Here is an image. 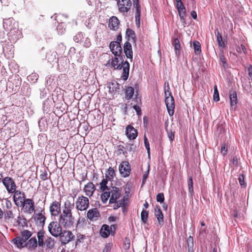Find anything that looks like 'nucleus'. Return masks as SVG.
<instances>
[{
  "label": "nucleus",
  "instance_id": "f257e3e1",
  "mask_svg": "<svg viewBox=\"0 0 252 252\" xmlns=\"http://www.w3.org/2000/svg\"><path fill=\"white\" fill-rule=\"evenodd\" d=\"M108 179L103 178L99 184V189L103 191L100 198L102 202L105 204L110 197V202H113L120 194V188L114 186H108Z\"/></svg>",
  "mask_w": 252,
  "mask_h": 252
},
{
  "label": "nucleus",
  "instance_id": "f03ea898",
  "mask_svg": "<svg viewBox=\"0 0 252 252\" xmlns=\"http://www.w3.org/2000/svg\"><path fill=\"white\" fill-rule=\"evenodd\" d=\"M3 27L7 32V38L11 43H15L22 37V34L19 30L18 23L12 18L4 19Z\"/></svg>",
  "mask_w": 252,
  "mask_h": 252
},
{
  "label": "nucleus",
  "instance_id": "7ed1b4c3",
  "mask_svg": "<svg viewBox=\"0 0 252 252\" xmlns=\"http://www.w3.org/2000/svg\"><path fill=\"white\" fill-rule=\"evenodd\" d=\"M105 65L114 69H123L121 78L124 81H126L127 79L129 76L130 65L127 61L124 62L123 58L121 56H115L114 58L110 59Z\"/></svg>",
  "mask_w": 252,
  "mask_h": 252
},
{
  "label": "nucleus",
  "instance_id": "20e7f679",
  "mask_svg": "<svg viewBox=\"0 0 252 252\" xmlns=\"http://www.w3.org/2000/svg\"><path fill=\"white\" fill-rule=\"evenodd\" d=\"M32 232L28 230H24L21 232L20 236L14 238L12 242L18 248L26 247L27 240L32 236Z\"/></svg>",
  "mask_w": 252,
  "mask_h": 252
},
{
  "label": "nucleus",
  "instance_id": "39448f33",
  "mask_svg": "<svg viewBox=\"0 0 252 252\" xmlns=\"http://www.w3.org/2000/svg\"><path fill=\"white\" fill-rule=\"evenodd\" d=\"M59 221L65 228H71L74 226L75 219L72 214H60Z\"/></svg>",
  "mask_w": 252,
  "mask_h": 252
},
{
  "label": "nucleus",
  "instance_id": "423d86ee",
  "mask_svg": "<svg viewBox=\"0 0 252 252\" xmlns=\"http://www.w3.org/2000/svg\"><path fill=\"white\" fill-rule=\"evenodd\" d=\"M62 224L60 221H52L48 226L50 234L54 237H58L62 233Z\"/></svg>",
  "mask_w": 252,
  "mask_h": 252
},
{
  "label": "nucleus",
  "instance_id": "0eeeda50",
  "mask_svg": "<svg viewBox=\"0 0 252 252\" xmlns=\"http://www.w3.org/2000/svg\"><path fill=\"white\" fill-rule=\"evenodd\" d=\"M77 210L81 211L86 210L89 207V200L87 197L79 196L75 202Z\"/></svg>",
  "mask_w": 252,
  "mask_h": 252
},
{
  "label": "nucleus",
  "instance_id": "6e6552de",
  "mask_svg": "<svg viewBox=\"0 0 252 252\" xmlns=\"http://www.w3.org/2000/svg\"><path fill=\"white\" fill-rule=\"evenodd\" d=\"M2 183L8 193L12 194L16 190L17 186L14 180L10 177H6L2 180Z\"/></svg>",
  "mask_w": 252,
  "mask_h": 252
},
{
  "label": "nucleus",
  "instance_id": "1a4fd4ad",
  "mask_svg": "<svg viewBox=\"0 0 252 252\" xmlns=\"http://www.w3.org/2000/svg\"><path fill=\"white\" fill-rule=\"evenodd\" d=\"M165 102L169 115L172 116L174 114L175 108L174 99L171 93L168 94L165 92Z\"/></svg>",
  "mask_w": 252,
  "mask_h": 252
},
{
  "label": "nucleus",
  "instance_id": "9d476101",
  "mask_svg": "<svg viewBox=\"0 0 252 252\" xmlns=\"http://www.w3.org/2000/svg\"><path fill=\"white\" fill-rule=\"evenodd\" d=\"M13 193V200L15 205L18 207H20L26 199L25 193L20 190H16Z\"/></svg>",
  "mask_w": 252,
  "mask_h": 252
},
{
  "label": "nucleus",
  "instance_id": "9b49d317",
  "mask_svg": "<svg viewBox=\"0 0 252 252\" xmlns=\"http://www.w3.org/2000/svg\"><path fill=\"white\" fill-rule=\"evenodd\" d=\"M34 203L32 199L27 198L20 207H23L24 212L31 214L34 211Z\"/></svg>",
  "mask_w": 252,
  "mask_h": 252
},
{
  "label": "nucleus",
  "instance_id": "f8f14e48",
  "mask_svg": "<svg viewBox=\"0 0 252 252\" xmlns=\"http://www.w3.org/2000/svg\"><path fill=\"white\" fill-rule=\"evenodd\" d=\"M62 244L65 245L74 239L75 236L73 233L69 230L62 231V234L59 236Z\"/></svg>",
  "mask_w": 252,
  "mask_h": 252
},
{
  "label": "nucleus",
  "instance_id": "ddd939ff",
  "mask_svg": "<svg viewBox=\"0 0 252 252\" xmlns=\"http://www.w3.org/2000/svg\"><path fill=\"white\" fill-rule=\"evenodd\" d=\"M50 212L52 216L57 217L60 216L61 212V202L54 201L50 205Z\"/></svg>",
  "mask_w": 252,
  "mask_h": 252
},
{
  "label": "nucleus",
  "instance_id": "4468645a",
  "mask_svg": "<svg viewBox=\"0 0 252 252\" xmlns=\"http://www.w3.org/2000/svg\"><path fill=\"white\" fill-rule=\"evenodd\" d=\"M118 4L120 12L123 13H127L131 6L130 0H119Z\"/></svg>",
  "mask_w": 252,
  "mask_h": 252
},
{
  "label": "nucleus",
  "instance_id": "2eb2a0df",
  "mask_svg": "<svg viewBox=\"0 0 252 252\" xmlns=\"http://www.w3.org/2000/svg\"><path fill=\"white\" fill-rule=\"evenodd\" d=\"M109 48L115 56L120 57L122 53V48L118 41H112L110 43Z\"/></svg>",
  "mask_w": 252,
  "mask_h": 252
},
{
  "label": "nucleus",
  "instance_id": "dca6fc26",
  "mask_svg": "<svg viewBox=\"0 0 252 252\" xmlns=\"http://www.w3.org/2000/svg\"><path fill=\"white\" fill-rule=\"evenodd\" d=\"M119 171L120 174L124 177H127L130 173V166L127 161H123L119 165Z\"/></svg>",
  "mask_w": 252,
  "mask_h": 252
},
{
  "label": "nucleus",
  "instance_id": "f3484780",
  "mask_svg": "<svg viewBox=\"0 0 252 252\" xmlns=\"http://www.w3.org/2000/svg\"><path fill=\"white\" fill-rule=\"evenodd\" d=\"M74 208V203L69 200H66L62 207V212L60 214H72V211Z\"/></svg>",
  "mask_w": 252,
  "mask_h": 252
},
{
  "label": "nucleus",
  "instance_id": "a211bd4d",
  "mask_svg": "<svg viewBox=\"0 0 252 252\" xmlns=\"http://www.w3.org/2000/svg\"><path fill=\"white\" fill-rule=\"evenodd\" d=\"M132 0L133 7L136 9V13L135 15L136 25L138 27H139L141 13L140 5L138 3V0Z\"/></svg>",
  "mask_w": 252,
  "mask_h": 252
},
{
  "label": "nucleus",
  "instance_id": "6ab92c4d",
  "mask_svg": "<svg viewBox=\"0 0 252 252\" xmlns=\"http://www.w3.org/2000/svg\"><path fill=\"white\" fill-rule=\"evenodd\" d=\"M121 196V190L120 189V194L117 198H116V199L114 200L113 202H110V197H109V204H114V209L116 210L118 208H119L121 207H124L125 204V196L123 197V198L121 199H120L119 201H117V199L120 198Z\"/></svg>",
  "mask_w": 252,
  "mask_h": 252
},
{
  "label": "nucleus",
  "instance_id": "aec40b11",
  "mask_svg": "<svg viewBox=\"0 0 252 252\" xmlns=\"http://www.w3.org/2000/svg\"><path fill=\"white\" fill-rule=\"evenodd\" d=\"M126 135L129 139L133 140L137 135V130L131 125H128L126 128Z\"/></svg>",
  "mask_w": 252,
  "mask_h": 252
},
{
  "label": "nucleus",
  "instance_id": "412c9836",
  "mask_svg": "<svg viewBox=\"0 0 252 252\" xmlns=\"http://www.w3.org/2000/svg\"><path fill=\"white\" fill-rule=\"evenodd\" d=\"M124 51L126 57L131 61L133 57V52L131 44L126 41L124 45Z\"/></svg>",
  "mask_w": 252,
  "mask_h": 252
},
{
  "label": "nucleus",
  "instance_id": "4be33fe9",
  "mask_svg": "<svg viewBox=\"0 0 252 252\" xmlns=\"http://www.w3.org/2000/svg\"><path fill=\"white\" fill-rule=\"evenodd\" d=\"M177 9L179 14L180 19L182 21H185L186 17V8L183 2H180L176 5Z\"/></svg>",
  "mask_w": 252,
  "mask_h": 252
},
{
  "label": "nucleus",
  "instance_id": "5701e85b",
  "mask_svg": "<svg viewBox=\"0 0 252 252\" xmlns=\"http://www.w3.org/2000/svg\"><path fill=\"white\" fill-rule=\"evenodd\" d=\"M84 191L86 193V195L91 197L95 191V186L93 183L89 182L85 185Z\"/></svg>",
  "mask_w": 252,
  "mask_h": 252
},
{
  "label": "nucleus",
  "instance_id": "b1692460",
  "mask_svg": "<svg viewBox=\"0 0 252 252\" xmlns=\"http://www.w3.org/2000/svg\"><path fill=\"white\" fill-rule=\"evenodd\" d=\"M155 215L156 217L159 225H162L164 222L163 215L160 208L157 206L155 208Z\"/></svg>",
  "mask_w": 252,
  "mask_h": 252
},
{
  "label": "nucleus",
  "instance_id": "393cba45",
  "mask_svg": "<svg viewBox=\"0 0 252 252\" xmlns=\"http://www.w3.org/2000/svg\"><path fill=\"white\" fill-rule=\"evenodd\" d=\"M108 26L111 30H117L119 26L118 19L115 16H113L109 20Z\"/></svg>",
  "mask_w": 252,
  "mask_h": 252
},
{
  "label": "nucleus",
  "instance_id": "a878e982",
  "mask_svg": "<svg viewBox=\"0 0 252 252\" xmlns=\"http://www.w3.org/2000/svg\"><path fill=\"white\" fill-rule=\"evenodd\" d=\"M34 214L33 215V218L34 220L41 225H43L45 223L46 217L42 213Z\"/></svg>",
  "mask_w": 252,
  "mask_h": 252
},
{
  "label": "nucleus",
  "instance_id": "bb28decb",
  "mask_svg": "<svg viewBox=\"0 0 252 252\" xmlns=\"http://www.w3.org/2000/svg\"><path fill=\"white\" fill-rule=\"evenodd\" d=\"M99 216V213L96 208L90 209L87 212V218L90 220L97 218Z\"/></svg>",
  "mask_w": 252,
  "mask_h": 252
},
{
  "label": "nucleus",
  "instance_id": "cd10ccee",
  "mask_svg": "<svg viewBox=\"0 0 252 252\" xmlns=\"http://www.w3.org/2000/svg\"><path fill=\"white\" fill-rule=\"evenodd\" d=\"M101 236L103 238H107L110 234V227L107 224H103L100 231Z\"/></svg>",
  "mask_w": 252,
  "mask_h": 252
},
{
  "label": "nucleus",
  "instance_id": "c85d7f7f",
  "mask_svg": "<svg viewBox=\"0 0 252 252\" xmlns=\"http://www.w3.org/2000/svg\"><path fill=\"white\" fill-rule=\"evenodd\" d=\"M37 246V241L36 238L32 237L26 243V247H27L29 249L33 250L36 248Z\"/></svg>",
  "mask_w": 252,
  "mask_h": 252
},
{
  "label": "nucleus",
  "instance_id": "c756f323",
  "mask_svg": "<svg viewBox=\"0 0 252 252\" xmlns=\"http://www.w3.org/2000/svg\"><path fill=\"white\" fill-rule=\"evenodd\" d=\"M229 98L230 101V105L232 108L233 107L235 108V106L237 103V93L235 91L230 93Z\"/></svg>",
  "mask_w": 252,
  "mask_h": 252
},
{
  "label": "nucleus",
  "instance_id": "7c9ffc66",
  "mask_svg": "<svg viewBox=\"0 0 252 252\" xmlns=\"http://www.w3.org/2000/svg\"><path fill=\"white\" fill-rule=\"evenodd\" d=\"M134 93V88L132 87H127L125 90L126 99L127 100L131 99Z\"/></svg>",
  "mask_w": 252,
  "mask_h": 252
},
{
  "label": "nucleus",
  "instance_id": "2f4dec72",
  "mask_svg": "<svg viewBox=\"0 0 252 252\" xmlns=\"http://www.w3.org/2000/svg\"><path fill=\"white\" fill-rule=\"evenodd\" d=\"M57 53L55 51L50 52L47 53L46 58L49 62L52 63L53 62H57Z\"/></svg>",
  "mask_w": 252,
  "mask_h": 252
},
{
  "label": "nucleus",
  "instance_id": "473e14b6",
  "mask_svg": "<svg viewBox=\"0 0 252 252\" xmlns=\"http://www.w3.org/2000/svg\"><path fill=\"white\" fill-rule=\"evenodd\" d=\"M172 44L174 47L176 55L178 56L179 55L180 53L181 45L178 38H174L172 41Z\"/></svg>",
  "mask_w": 252,
  "mask_h": 252
},
{
  "label": "nucleus",
  "instance_id": "72a5a7b5",
  "mask_svg": "<svg viewBox=\"0 0 252 252\" xmlns=\"http://www.w3.org/2000/svg\"><path fill=\"white\" fill-rule=\"evenodd\" d=\"M188 252H194L193 249V239L192 236H189L187 240Z\"/></svg>",
  "mask_w": 252,
  "mask_h": 252
},
{
  "label": "nucleus",
  "instance_id": "f704fd0d",
  "mask_svg": "<svg viewBox=\"0 0 252 252\" xmlns=\"http://www.w3.org/2000/svg\"><path fill=\"white\" fill-rule=\"evenodd\" d=\"M217 42L219 46L222 48H224L225 44L222 40V37L221 33L219 31L218 29H217Z\"/></svg>",
  "mask_w": 252,
  "mask_h": 252
},
{
  "label": "nucleus",
  "instance_id": "c9c22d12",
  "mask_svg": "<svg viewBox=\"0 0 252 252\" xmlns=\"http://www.w3.org/2000/svg\"><path fill=\"white\" fill-rule=\"evenodd\" d=\"M193 46L195 54L196 55H199L201 52V45L200 43L197 41H193Z\"/></svg>",
  "mask_w": 252,
  "mask_h": 252
},
{
  "label": "nucleus",
  "instance_id": "e433bc0d",
  "mask_svg": "<svg viewBox=\"0 0 252 252\" xmlns=\"http://www.w3.org/2000/svg\"><path fill=\"white\" fill-rule=\"evenodd\" d=\"M3 50L4 53H7L9 56V57L14 53V49L12 44L8 45L7 46H5L3 47Z\"/></svg>",
  "mask_w": 252,
  "mask_h": 252
},
{
  "label": "nucleus",
  "instance_id": "4c0bfd02",
  "mask_svg": "<svg viewBox=\"0 0 252 252\" xmlns=\"http://www.w3.org/2000/svg\"><path fill=\"white\" fill-rule=\"evenodd\" d=\"M115 175V171L112 167H110L105 175V177L110 180L113 179Z\"/></svg>",
  "mask_w": 252,
  "mask_h": 252
},
{
  "label": "nucleus",
  "instance_id": "58836bf2",
  "mask_svg": "<svg viewBox=\"0 0 252 252\" xmlns=\"http://www.w3.org/2000/svg\"><path fill=\"white\" fill-rule=\"evenodd\" d=\"M85 37V34L81 32H78L73 37V40L76 43H81L82 39Z\"/></svg>",
  "mask_w": 252,
  "mask_h": 252
},
{
  "label": "nucleus",
  "instance_id": "ea45409f",
  "mask_svg": "<svg viewBox=\"0 0 252 252\" xmlns=\"http://www.w3.org/2000/svg\"><path fill=\"white\" fill-rule=\"evenodd\" d=\"M58 61H59L58 65L60 69H62L63 67H65L67 64V59L65 57H62Z\"/></svg>",
  "mask_w": 252,
  "mask_h": 252
},
{
  "label": "nucleus",
  "instance_id": "a19ab883",
  "mask_svg": "<svg viewBox=\"0 0 252 252\" xmlns=\"http://www.w3.org/2000/svg\"><path fill=\"white\" fill-rule=\"evenodd\" d=\"M148 211L143 209L141 213V221L144 223H146L148 221Z\"/></svg>",
  "mask_w": 252,
  "mask_h": 252
},
{
  "label": "nucleus",
  "instance_id": "79ce46f5",
  "mask_svg": "<svg viewBox=\"0 0 252 252\" xmlns=\"http://www.w3.org/2000/svg\"><path fill=\"white\" fill-rule=\"evenodd\" d=\"M45 245H46V247L49 249L52 248L55 245V242L54 239L51 237H48L46 240H45Z\"/></svg>",
  "mask_w": 252,
  "mask_h": 252
},
{
  "label": "nucleus",
  "instance_id": "37998d69",
  "mask_svg": "<svg viewBox=\"0 0 252 252\" xmlns=\"http://www.w3.org/2000/svg\"><path fill=\"white\" fill-rule=\"evenodd\" d=\"M125 148L122 145H119L117 147V150L116 153L117 155H120L121 154L125 155L126 152L125 151Z\"/></svg>",
  "mask_w": 252,
  "mask_h": 252
},
{
  "label": "nucleus",
  "instance_id": "c03bdc74",
  "mask_svg": "<svg viewBox=\"0 0 252 252\" xmlns=\"http://www.w3.org/2000/svg\"><path fill=\"white\" fill-rule=\"evenodd\" d=\"M188 186H189V192L191 195H192L194 191H193V181H192V178L191 176H190L189 178Z\"/></svg>",
  "mask_w": 252,
  "mask_h": 252
},
{
  "label": "nucleus",
  "instance_id": "a18cd8bd",
  "mask_svg": "<svg viewBox=\"0 0 252 252\" xmlns=\"http://www.w3.org/2000/svg\"><path fill=\"white\" fill-rule=\"evenodd\" d=\"M38 241L37 244L39 246H43L44 245L43 235L42 232H38L37 233Z\"/></svg>",
  "mask_w": 252,
  "mask_h": 252
},
{
  "label": "nucleus",
  "instance_id": "49530a36",
  "mask_svg": "<svg viewBox=\"0 0 252 252\" xmlns=\"http://www.w3.org/2000/svg\"><path fill=\"white\" fill-rule=\"evenodd\" d=\"M126 35L129 38H131L132 40H134L135 37L134 32L130 29H127L126 31Z\"/></svg>",
  "mask_w": 252,
  "mask_h": 252
},
{
  "label": "nucleus",
  "instance_id": "de8ad7c7",
  "mask_svg": "<svg viewBox=\"0 0 252 252\" xmlns=\"http://www.w3.org/2000/svg\"><path fill=\"white\" fill-rule=\"evenodd\" d=\"M91 44L90 38L88 36H85L84 41H83V46L86 48H89Z\"/></svg>",
  "mask_w": 252,
  "mask_h": 252
},
{
  "label": "nucleus",
  "instance_id": "09e8293b",
  "mask_svg": "<svg viewBox=\"0 0 252 252\" xmlns=\"http://www.w3.org/2000/svg\"><path fill=\"white\" fill-rule=\"evenodd\" d=\"M213 98L214 100L215 101H218L220 100L219 93L218 91L217 85H215L214 86V93L213 95Z\"/></svg>",
  "mask_w": 252,
  "mask_h": 252
},
{
  "label": "nucleus",
  "instance_id": "8fccbe9b",
  "mask_svg": "<svg viewBox=\"0 0 252 252\" xmlns=\"http://www.w3.org/2000/svg\"><path fill=\"white\" fill-rule=\"evenodd\" d=\"M144 144H145V148L147 150V152H148V154L149 155L150 151V144H149L148 139L146 137L145 135H144Z\"/></svg>",
  "mask_w": 252,
  "mask_h": 252
},
{
  "label": "nucleus",
  "instance_id": "3c124183",
  "mask_svg": "<svg viewBox=\"0 0 252 252\" xmlns=\"http://www.w3.org/2000/svg\"><path fill=\"white\" fill-rule=\"evenodd\" d=\"M168 137L171 142H172L174 139V132H173L171 130L166 129Z\"/></svg>",
  "mask_w": 252,
  "mask_h": 252
},
{
  "label": "nucleus",
  "instance_id": "603ef678",
  "mask_svg": "<svg viewBox=\"0 0 252 252\" xmlns=\"http://www.w3.org/2000/svg\"><path fill=\"white\" fill-rule=\"evenodd\" d=\"M164 200V194L163 193H158L157 195V201L159 202H163Z\"/></svg>",
  "mask_w": 252,
  "mask_h": 252
},
{
  "label": "nucleus",
  "instance_id": "864d4df0",
  "mask_svg": "<svg viewBox=\"0 0 252 252\" xmlns=\"http://www.w3.org/2000/svg\"><path fill=\"white\" fill-rule=\"evenodd\" d=\"M227 152V147L225 145V144L223 143L221 147V154L224 156L226 155Z\"/></svg>",
  "mask_w": 252,
  "mask_h": 252
},
{
  "label": "nucleus",
  "instance_id": "5fc2aeb1",
  "mask_svg": "<svg viewBox=\"0 0 252 252\" xmlns=\"http://www.w3.org/2000/svg\"><path fill=\"white\" fill-rule=\"evenodd\" d=\"M22 220H23V222L25 223V219H22L20 216L18 217L17 220L16 222H15V223L14 224V225L15 226H18V225H20L21 226H23V225L22 223Z\"/></svg>",
  "mask_w": 252,
  "mask_h": 252
},
{
  "label": "nucleus",
  "instance_id": "6e6d98bb",
  "mask_svg": "<svg viewBox=\"0 0 252 252\" xmlns=\"http://www.w3.org/2000/svg\"><path fill=\"white\" fill-rule=\"evenodd\" d=\"M130 246V240L126 238L124 245V248L125 250H128Z\"/></svg>",
  "mask_w": 252,
  "mask_h": 252
},
{
  "label": "nucleus",
  "instance_id": "4d7b16f0",
  "mask_svg": "<svg viewBox=\"0 0 252 252\" xmlns=\"http://www.w3.org/2000/svg\"><path fill=\"white\" fill-rule=\"evenodd\" d=\"M220 60L222 63V65L224 68H226L227 67V64L226 63V60L223 55H221L220 56Z\"/></svg>",
  "mask_w": 252,
  "mask_h": 252
},
{
  "label": "nucleus",
  "instance_id": "13d9d810",
  "mask_svg": "<svg viewBox=\"0 0 252 252\" xmlns=\"http://www.w3.org/2000/svg\"><path fill=\"white\" fill-rule=\"evenodd\" d=\"M112 245L111 244H107L102 252H110L112 248Z\"/></svg>",
  "mask_w": 252,
  "mask_h": 252
},
{
  "label": "nucleus",
  "instance_id": "bf43d9fd",
  "mask_svg": "<svg viewBox=\"0 0 252 252\" xmlns=\"http://www.w3.org/2000/svg\"><path fill=\"white\" fill-rule=\"evenodd\" d=\"M133 108L135 110L138 115H141V108L137 104L133 106Z\"/></svg>",
  "mask_w": 252,
  "mask_h": 252
},
{
  "label": "nucleus",
  "instance_id": "052dcab7",
  "mask_svg": "<svg viewBox=\"0 0 252 252\" xmlns=\"http://www.w3.org/2000/svg\"><path fill=\"white\" fill-rule=\"evenodd\" d=\"M164 93L166 92V93L168 94L169 93H171L170 91V87L169 85V83L168 82H165L164 83Z\"/></svg>",
  "mask_w": 252,
  "mask_h": 252
},
{
  "label": "nucleus",
  "instance_id": "680f3d73",
  "mask_svg": "<svg viewBox=\"0 0 252 252\" xmlns=\"http://www.w3.org/2000/svg\"><path fill=\"white\" fill-rule=\"evenodd\" d=\"M27 78L29 81H30V80L36 81L37 80V75H36L35 74H32V75L28 76Z\"/></svg>",
  "mask_w": 252,
  "mask_h": 252
},
{
  "label": "nucleus",
  "instance_id": "e2e57ef3",
  "mask_svg": "<svg viewBox=\"0 0 252 252\" xmlns=\"http://www.w3.org/2000/svg\"><path fill=\"white\" fill-rule=\"evenodd\" d=\"M63 29V26H62V24L59 25L57 26V30L59 32V33L62 34L64 30Z\"/></svg>",
  "mask_w": 252,
  "mask_h": 252
},
{
  "label": "nucleus",
  "instance_id": "0e129e2a",
  "mask_svg": "<svg viewBox=\"0 0 252 252\" xmlns=\"http://www.w3.org/2000/svg\"><path fill=\"white\" fill-rule=\"evenodd\" d=\"M149 172V168H148V170H147V171L145 172L143 174V183H144L145 182V180L147 179V178L148 176Z\"/></svg>",
  "mask_w": 252,
  "mask_h": 252
},
{
  "label": "nucleus",
  "instance_id": "69168bd1",
  "mask_svg": "<svg viewBox=\"0 0 252 252\" xmlns=\"http://www.w3.org/2000/svg\"><path fill=\"white\" fill-rule=\"evenodd\" d=\"M5 215L8 218H13V213L11 211H8L6 212Z\"/></svg>",
  "mask_w": 252,
  "mask_h": 252
},
{
  "label": "nucleus",
  "instance_id": "338daca9",
  "mask_svg": "<svg viewBox=\"0 0 252 252\" xmlns=\"http://www.w3.org/2000/svg\"><path fill=\"white\" fill-rule=\"evenodd\" d=\"M239 180L240 184L241 186H243L244 185L245 182H244V177L243 176L242 177H239Z\"/></svg>",
  "mask_w": 252,
  "mask_h": 252
},
{
  "label": "nucleus",
  "instance_id": "774afa93",
  "mask_svg": "<svg viewBox=\"0 0 252 252\" xmlns=\"http://www.w3.org/2000/svg\"><path fill=\"white\" fill-rule=\"evenodd\" d=\"M190 14L193 19H196L197 18V14L195 11H192Z\"/></svg>",
  "mask_w": 252,
  "mask_h": 252
}]
</instances>
